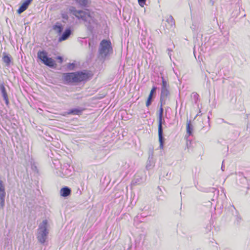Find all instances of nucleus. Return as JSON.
<instances>
[{
  "instance_id": "obj_1",
  "label": "nucleus",
  "mask_w": 250,
  "mask_h": 250,
  "mask_svg": "<svg viewBox=\"0 0 250 250\" xmlns=\"http://www.w3.org/2000/svg\"><path fill=\"white\" fill-rule=\"evenodd\" d=\"M91 75L86 71L64 73L63 79L67 83H79L88 80Z\"/></svg>"
},
{
  "instance_id": "obj_2",
  "label": "nucleus",
  "mask_w": 250,
  "mask_h": 250,
  "mask_svg": "<svg viewBox=\"0 0 250 250\" xmlns=\"http://www.w3.org/2000/svg\"><path fill=\"white\" fill-rule=\"evenodd\" d=\"M68 11L78 20H81L84 22L90 23V20L93 18L92 15L88 9L77 10L74 6H70Z\"/></svg>"
},
{
  "instance_id": "obj_3",
  "label": "nucleus",
  "mask_w": 250,
  "mask_h": 250,
  "mask_svg": "<svg viewBox=\"0 0 250 250\" xmlns=\"http://www.w3.org/2000/svg\"><path fill=\"white\" fill-rule=\"evenodd\" d=\"M111 42L109 40H103L100 43L99 52L103 58H105L112 52Z\"/></svg>"
},
{
  "instance_id": "obj_4",
  "label": "nucleus",
  "mask_w": 250,
  "mask_h": 250,
  "mask_svg": "<svg viewBox=\"0 0 250 250\" xmlns=\"http://www.w3.org/2000/svg\"><path fill=\"white\" fill-rule=\"evenodd\" d=\"M47 221L44 220L42 223L39 226V232L37 235V239L38 241L42 244H43L46 239L48 231L47 230Z\"/></svg>"
},
{
  "instance_id": "obj_5",
  "label": "nucleus",
  "mask_w": 250,
  "mask_h": 250,
  "mask_svg": "<svg viewBox=\"0 0 250 250\" xmlns=\"http://www.w3.org/2000/svg\"><path fill=\"white\" fill-rule=\"evenodd\" d=\"M163 109L162 105L160 108V113L158 117V138L160 144V148L162 149L164 148V138L163 136L162 119Z\"/></svg>"
},
{
  "instance_id": "obj_6",
  "label": "nucleus",
  "mask_w": 250,
  "mask_h": 250,
  "mask_svg": "<svg viewBox=\"0 0 250 250\" xmlns=\"http://www.w3.org/2000/svg\"><path fill=\"white\" fill-rule=\"evenodd\" d=\"M38 57L46 65L54 67L56 65L55 61L51 58L47 57V53L44 51H40L38 52Z\"/></svg>"
},
{
  "instance_id": "obj_7",
  "label": "nucleus",
  "mask_w": 250,
  "mask_h": 250,
  "mask_svg": "<svg viewBox=\"0 0 250 250\" xmlns=\"http://www.w3.org/2000/svg\"><path fill=\"white\" fill-rule=\"evenodd\" d=\"M162 88L160 95V101L161 103H165V101L170 94L169 91V84L165 80L164 77H162Z\"/></svg>"
},
{
  "instance_id": "obj_8",
  "label": "nucleus",
  "mask_w": 250,
  "mask_h": 250,
  "mask_svg": "<svg viewBox=\"0 0 250 250\" xmlns=\"http://www.w3.org/2000/svg\"><path fill=\"white\" fill-rule=\"evenodd\" d=\"M5 191L2 182L0 181V208H2L4 205Z\"/></svg>"
},
{
  "instance_id": "obj_9",
  "label": "nucleus",
  "mask_w": 250,
  "mask_h": 250,
  "mask_svg": "<svg viewBox=\"0 0 250 250\" xmlns=\"http://www.w3.org/2000/svg\"><path fill=\"white\" fill-rule=\"evenodd\" d=\"M33 0H25L22 4L20 6L17 10L18 14H21L26 10L29 4L31 3Z\"/></svg>"
},
{
  "instance_id": "obj_10",
  "label": "nucleus",
  "mask_w": 250,
  "mask_h": 250,
  "mask_svg": "<svg viewBox=\"0 0 250 250\" xmlns=\"http://www.w3.org/2000/svg\"><path fill=\"white\" fill-rule=\"evenodd\" d=\"M84 110L83 108H74L69 110L66 114L73 115H81L83 111Z\"/></svg>"
},
{
  "instance_id": "obj_11",
  "label": "nucleus",
  "mask_w": 250,
  "mask_h": 250,
  "mask_svg": "<svg viewBox=\"0 0 250 250\" xmlns=\"http://www.w3.org/2000/svg\"><path fill=\"white\" fill-rule=\"evenodd\" d=\"M71 33V31L70 29L69 28L66 29L65 30L64 32L62 34V36L59 38V40H58L59 42H61L63 41H65V40H67L70 36Z\"/></svg>"
},
{
  "instance_id": "obj_12",
  "label": "nucleus",
  "mask_w": 250,
  "mask_h": 250,
  "mask_svg": "<svg viewBox=\"0 0 250 250\" xmlns=\"http://www.w3.org/2000/svg\"><path fill=\"white\" fill-rule=\"evenodd\" d=\"M11 57L9 55H7L5 53H3L2 57V61L5 63L6 66H9L11 62Z\"/></svg>"
},
{
  "instance_id": "obj_13",
  "label": "nucleus",
  "mask_w": 250,
  "mask_h": 250,
  "mask_svg": "<svg viewBox=\"0 0 250 250\" xmlns=\"http://www.w3.org/2000/svg\"><path fill=\"white\" fill-rule=\"evenodd\" d=\"M53 29L56 33L60 35L62 31L63 27L60 23L57 22L53 26Z\"/></svg>"
},
{
  "instance_id": "obj_14",
  "label": "nucleus",
  "mask_w": 250,
  "mask_h": 250,
  "mask_svg": "<svg viewBox=\"0 0 250 250\" xmlns=\"http://www.w3.org/2000/svg\"><path fill=\"white\" fill-rule=\"evenodd\" d=\"M70 193L71 189L67 187L63 188L61 190V195L63 197L68 196Z\"/></svg>"
},
{
  "instance_id": "obj_15",
  "label": "nucleus",
  "mask_w": 250,
  "mask_h": 250,
  "mask_svg": "<svg viewBox=\"0 0 250 250\" xmlns=\"http://www.w3.org/2000/svg\"><path fill=\"white\" fill-rule=\"evenodd\" d=\"M76 1L77 3H78L79 5L82 7H86L90 3V0H74Z\"/></svg>"
},
{
  "instance_id": "obj_16",
  "label": "nucleus",
  "mask_w": 250,
  "mask_h": 250,
  "mask_svg": "<svg viewBox=\"0 0 250 250\" xmlns=\"http://www.w3.org/2000/svg\"><path fill=\"white\" fill-rule=\"evenodd\" d=\"M1 89L2 93V94H3V96L4 98V99L6 101V103L7 104H8V98H7V93H6V90H5L4 86L3 85H2L1 86Z\"/></svg>"
},
{
  "instance_id": "obj_17",
  "label": "nucleus",
  "mask_w": 250,
  "mask_h": 250,
  "mask_svg": "<svg viewBox=\"0 0 250 250\" xmlns=\"http://www.w3.org/2000/svg\"><path fill=\"white\" fill-rule=\"evenodd\" d=\"M152 96H151V95H149L147 101L146 102V106L147 107H149L151 103V100H152Z\"/></svg>"
},
{
  "instance_id": "obj_18",
  "label": "nucleus",
  "mask_w": 250,
  "mask_h": 250,
  "mask_svg": "<svg viewBox=\"0 0 250 250\" xmlns=\"http://www.w3.org/2000/svg\"><path fill=\"white\" fill-rule=\"evenodd\" d=\"M62 17L65 20H68V16L67 13L64 12L62 13Z\"/></svg>"
},
{
  "instance_id": "obj_19",
  "label": "nucleus",
  "mask_w": 250,
  "mask_h": 250,
  "mask_svg": "<svg viewBox=\"0 0 250 250\" xmlns=\"http://www.w3.org/2000/svg\"><path fill=\"white\" fill-rule=\"evenodd\" d=\"M138 1L139 5L143 7L144 4H145L146 0H138Z\"/></svg>"
},
{
  "instance_id": "obj_20",
  "label": "nucleus",
  "mask_w": 250,
  "mask_h": 250,
  "mask_svg": "<svg viewBox=\"0 0 250 250\" xmlns=\"http://www.w3.org/2000/svg\"><path fill=\"white\" fill-rule=\"evenodd\" d=\"M156 90V87L155 86H153L152 88L149 95H151V96H152L153 93L155 92Z\"/></svg>"
},
{
  "instance_id": "obj_21",
  "label": "nucleus",
  "mask_w": 250,
  "mask_h": 250,
  "mask_svg": "<svg viewBox=\"0 0 250 250\" xmlns=\"http://www.w3.org/2000/svg\"><path fill=\"white\" fill-rule=\"evenodd\" d=\"M57 60H59V62L60 63H62V58L60 57V56H58L56 58Z\"/></svg>"
},
{
  "instance_id": "obj_22",
  "label": "nucleus",
  "mask_w": 250,
  "mask_h": 250,
  "mask_svg": "<svg viewBox=\"0 0 250 250\" xmlns=\"http://www.w3.org/2000/svg\"><path fill=\"white\" fill-rule=\"evenodd\" d=\"M188 132H189V133H190V131H189V125L188 124L187 126Z\"/></svg>"
}]
</instances>
